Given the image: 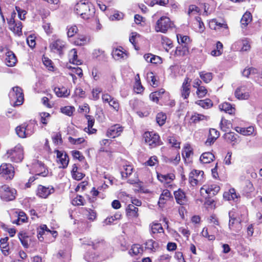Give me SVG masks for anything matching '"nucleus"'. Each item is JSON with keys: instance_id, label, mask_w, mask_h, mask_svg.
I'll list each match as a JSON object with an SVG mask.
<instances>
[{"instance_id": "1", "label": "nucleus", "mask_w": 262, "mask_h": 262, "mask_svg": "<svg viewBox=\"0 0 262 262\" xmlns=\"http://www.w3.org/2000/svg\"><path fill=\"white\" fill-rule=\"evenodd\" d=\"M74 11L83 19H89L94 13V9L91 4L85 1H79L74 6Z\"/></svg>"}, {"instance_id": "2", "label": "nucleus", "mask_w": 262, "mask_h": 262, "mask_svg": "<svg viewBox=\"0 0 262 262\" xmlns=\"http://www.w3.org/2000/svg\"><path fill=\"white\" fill-rule=\"evenodd\" d=\"M11 103L14 106H19L24 102V94L22 89L19 86L13 87L9 94Z\"/></svg>"}, {"instance_id": "3", "label": "nucleus", "mask_w": 262, "mask_h": 262, "mask_svg": "<svg viewBox=\"0 0 262 262\" xmlns=\"http://www.w3.org/2000/svg\"><path fill=\"white\" fill-rule=\"evenodd\" d=\"M6 156L8 158H10L11 161L13 162H20L24 158L23 149L20 144H18L14 148L8 150Z\"/></svg>"}, {"instance_id": "4", "label": "nucleus", "mask_w": 262, "mask_h": 262, "mask_svg": "<svg viewBox=\"0 0 262 262\" xmlns=\"http://www.w3.org/2000/svg\"><path fill=\"white\" fill-rule=\"evenodd\" d=\"M172 23L169 18L166 16H162L156 22L155 29L157 32L165 33L167 30L172 27Z\"/></svg>"}, {"instance_id": "5", "label": "nucleus", "mask_w": 262, "mask_h": 262, "mask_svg": "<svg viewBox=\"0 0 262 262\" xmlns=\"http://www.w3.org/2000/svg\"><path fill=\"white\" fill-rule=\"evenodd\" d=\"M49 48L52 52L57 54L60 56H61L67 48V45L64 41L59 38H57L53 40L50 43Z\"/></svg>"}, {"instance_id": "6", "label": "nucleus", "mask_w": 262, "mask_h": 262, "mask_svg": "<svg viewBox=\"0 0 262 262\" xmlns=\"http://www.w3.org/2000/svg\"><path fill=\"white\" fill-rule=\"evenodd\" d=\"M145 142L150 148H154L161 144L159 136L154 132H147L144 134Z\"/></svg>"}, {"instance_id": "7", "label": "nucleus", "mask_w": 262, "mask_h": 262, "mask_svg": "<svg viewBox=\"0 0 262 262\" xmlns=\"http://www.w3.org/2000/svg\"><path fill=\"white\" fill-rule=\"evenodd\" d=\"M16 193L15 189L11 188L7 185H5L0 187V196L4 201H9L14 200Z\"/></svg>"}, {"instance_id": "8", "label": "nucleus", "mask_w": 262, "mask_h": 262, "mask_svg": "<svg viewBox=\"0 0 262 262\" xmlns=\"http://www.w3.org/2000/svg\"><path fill=\"white\" fill-rule=\"evenodd\" d=\"M0 174L7 180H12L15 174L14 167L9 163H3L0 166Z\"/></svg>"}, {"instance_id": "9", "label": "nucleus", "mask_w": 262, "mask_h": 262, "mask_svg": "<svg viewBox=\"0 0 262 262\" xmlns=\"http://www.w3.org/2000/svg\"><path fill=\"white\" fill-rule=\"evenodd\" d=\"M34 168L35 169V174L34 175V181L37 179V176L46 177L49 174V170L47 166L41 162L37 161L34 163Z\"/></svg>"}, {"instance_id": "10", "label": "nucleus", "mask_w": 262, "mask_h": 262, "mask_svg": "<svg viewBox=\"0 0 262 262\" xmlns=\"http://www.w3.org/2000/svg\"><path fill=\"white\" fill-rule=\"evenodd\" d=\"M229 228L231 231L238 232L241 229L240 222L237 220L236 217L234 216V212L232 211L229 212Z\"/></svg>"}, {"instance_id": "11", "label": "nucleus", "mask_w": 262, "mask_h": 262, "mask_svg": "<svg viewBox=\"0 0 262 262\" xmlns=\"http://www.w3.org/2000/svg\"><path fill=\"white\" fill-rule=\"evenodd\" d=\"M55 152L56 153V157L58 162L61 164L60 168H65L68 166L69 162V159L68 155L64 151H60L56 150Z\"/></svg>"}, {"instance_id": "12", "label": "nucleus", "mask_w": 262, "mask_h": 262, "mask_svg": "<svg viewBox=\"0 0 262 262\" xmlns=\"http://www.w3.org/2000/svg\"><path fill=\"white\" fill-rule=\"evenodd\" d=\"M9 29L15 34L19 35L21 33L22 24L20 21H16L12 15L11 18L8 21Z\"/></svg>"}, {"instance_id": "13", "label": "nucleus", "mask_w": 262, "mask_h": 262, "mask_svg": "<svg viewBox=\"0 0 262 262\" xmlns=\"http://www.w3.org/2000/svg\"><path fill=\"white\" fill-rule=\"evenodd\" d=\"M123 131V127L119 124H115L108 128L106 132V136L111 138H115L119 136Z\"/></svg>"}, {"instance_id": "14", "label": "nucleus", "mask_w": 262, "mask_h": 262, "mask_svg": "<svg viewBox=\"0 0 262 262\" xmlns=\"http://www.w3.org/2000/svg\"><path fill=\"white\" fill-rule=\"evenodd\" d=\"M190 82L191 80L186 77L183 82L181 88V95L184 99H187L190 93Z\"/></svg>"}, {"instance_id": "15", "label": "nucleus", "mask_w": 262, "mask_h": 262, "mask_svg": "<svg viewBox=\"0 0 262 262\" xmlns=\"http://www.w3.org/2000/svg\"><path fill=\"white\" fill-rule=\"evenodd\" d=\"M220 190V187L216 184L205 185L200 190L202 194L204 191L210 196L215 195Z\"/></svg>"}, {"instance_id": "16", "label": "nucleus", "mask_w": 262, "mask_h": 262, "mask_svg": "<svg viewBox=\"0 0 262 262\" xmlns=\"http://www.w3.org/2000/svg\"><path fill=\"white\" fill-rule=\"evenodd\" d=\"M204 172L203 171L192 170L189 174V182L193 186L196 185L201 180Z\"/></svg>"}, {"instance_id": "17", "label": "nucleus", "mask_w": 262, "mask_h": 262, "mask_svg": "<svg viewBox=\"0 0 262 262\" xmlns=\"http://www.w3.org/2000/svg\"><path fill=\"white\" fill-rule=\"evenodd\" d=\"M29 127V125L26 124V123L17 126L15 129L17 135L20 138H23L30 136L31 135V132L30 131Z\"/></svg>"}, {"instance_id": "18", "label": "nucleus", "mask_w": 262, "mask_h": 262, "mask_svg": "<svg viewBox=\"0 0 262 262\" xmlns=\"http://www.w3.org/2000/svg\"><path fill=\"white\" fill-rule=\"evenodd\" d=\"M53 192V188L39 185L36 191V195L41 198H46Z\"/></svg>"}, {"instance_id": "19", "label": "nucleus", "mask_w": 262, "mask_h": 262, "mask_svg": "<svg viewBox=\"0 0 262 262\" xmlns=\"http://www.w3.org/2000/svg\"><path fill=\"white\" fill-rule=\"evenodd\" d=\"M235 97L239 100H247L249 97V93L245 86L238 88L235 92Z\"/></svg>"}, {"instance_id": "20", "label": "nucleus", "mask_w": 262, "mask_h": 262, "mask_svg": "<svg viewBox=\"0 0 262 262\" xmlns=\"http://www.w3.org/2000/svg\"><path fill=\"white\" fill-rule=\"evenodd\" d=\"M91 37L89 35H79L74 40V43L76 46H82L89 43L91 41Z\"/></svg>"}, {"instance_id": "21", "label": "nucleus", "mask_w": 262, "mask_h": 262, "mask_svg": "<svg viewBox=\"0 0 262 262\" xmlns=\"http://www.w3.org/2000/svg\"><path fill=\"white\" fill-rule=\"evenodd\" d=\"M17 61L16 57L14 53L11 51H8L6 53L5 63L8 67H13Z\"/></svg>"}, {"instance_id": "22", "label": "nucleus", "mask_w": 262, "mask_h": 262, "mask_svg": "<svg viewBox=\"0 0 262 262\" xmlns=\"http://www.w3.org/2000/svg\"><path fill=\"white\" fill-rule=\"evenodd\" d=\"M174 195L177 203L180 205H184L186 203L187 200L185 194L181 189L175 191Z\"/></svg>"}, {"instance_id": "23", "label": "nucleus", "mask_w": 262, "mask_h": 262, "mask_svg": "<svg viewBox=\"0 0 262 262\" xmlns=\"http://www.w3.org/2000/svg\"><path fill=\"white\" fill-rule=\"evenodd\" d=\"M88 120V127L84 128V131L89 134H93L96 132L97 130L93 128L95 120L93 117L90 115H86L85 116Z\"/></svg>"}, {"instance_id": "24", "label": "nucleus", "mask_w": 262, "mask_h": 262, "mask_svg": "<svg viewBox=\"0 0 262 262\" xmlns=\"http://www.w3.org/2000/svg\"><path fill=\"white\" fill-rule=\"evenodd\" d=\"M157 178L161 182L169 184L174 179L175 176L173 173L166 174L158 173Z\"/></svg>"}, {"instance_id": "25", "label": "nucleus", "mask_w": 262, "mask_h": 262, "mask_svg": "<svg viewBox=\"0 0 262 262\" xmlns=\"http://www.w3.org/2000/svg\"><path fill=\"white\" fill-rule=\"evenodd\" d=\"M219 108L220 110L224 111L230 115L234 114L235 112V108L228 102H224L220 104Z\"/></svg>"}, {"instance_id": "26", "label": "nucleus", "mask_w": 262, "mask_h": 262, "mask_svg": "<svg viewBox=\"0 0 262 262\" xmlns=\"http://www.w3.org/2000/svg\"><path fill=\"white\" fill-rule=\"evenodd\" d=\"M14 215L15 217H17L16 220L13 221L14 224L20 225L21 223H25L27 220L26 214L23 211H15Z\"/></svg>"}, {"instance_id": "27", "label": "nucleus", "mask_w": 262, "mask_h": 262, "mask_svg": "<svg viewBox=\"0 0 262 262\" xmlns=\"http://www.w3.org/2000/svg\"><path fill=\"white\" fill-rule=\"evenodd\" d=\"M56 95L59 97H67L70 95V92L65 87L61 88L56 87L54 89Z\"/></svg>"}, {"instance_id": "28", "label": "nucleus", "mask_w": 262, "mask_h": 262, "mask_svg": "<svg viewBox=\"0 0 262 262\" xmlns=\"http://www.w3.org/2000/svg\"><path fill=\"white\" fill-rule=\"evenodd\" d=\"M214 156L210 152H206L202 154L200 157V161L205 164L209 163L214 159Z\"/></svg>"}, {"instance_id": "29", "label": "nucleus", "mask_w": 262, "mask_h": 262, "mask_svg": "<svg viewBox=\"0 0 262 262\" xmlns=\"http://www.w3.org/2000/svg\"><path fill=\"white\" fill-rule=\"evenodd\" d=\"M48 231H50V230L48 229L46 225H41L40 227L37 229V237L40 242H42L43 241L44 237H43V235H47L48 234Z\"/></svg>"}, {"instance_id": "30", "label": "nucleus", "mask_w": 262, "mask_h": 262, "mask_svg": "<svg viewBox=\"0 0 262 262\" xmlns=\"http://www.w3.org/2000/svg\"><path fill=\"white\" fill-rule=\"evenodd\" d=\"M171 197L170 191L167 189L164 190L159 198L158 204L160 207H162L163 205L165 203L166 200Z\"/></svg>"}, {"instance_id": "31", "label": "nucleus", "mask_w": 262, "mask_h": 262, "mask_svg": "<svg viewBox=\"0 0 262 262\" xmlns=\"http://www.w3.org/2000/svg\"><path fill=\"white\" fill-rule=\"evenodd\" d=\"M193 28L196 32L199 33H202L204 31L205 26L200 17L195 18V22L193 23Z\"/></svg>"}, {"instance_id": "32", "label": "nucleus", "mask_w": 262, "mask_h": 262, "mask_svg": "<svg viewBox=\"0 0 262 262\" xmlns=\"http://www.w3.org/2000/svg\"><path fill=\"white\" fill-rule=\"evenodd\" d=\"M113 58L115 60H120L127 57V54L119 49H114L112 53Z\"/></svg>"}, {"instance_id": "33", "label": "nucleus", "mask_w": 262, "mask_h": 262, "mask_svg": "<svg viewBox=\"0 0 262 262\" xmlns=\"http://www.w3.org/2000/svg\"><path fill=\"white\" fill-rule=\"evenodd\" d=\"M165 91L163 89H161L159 91L151 93L150 94L149 97L151 101L158 103L159 98H161L162 95L165 93Z\"/></svg>"}, {"instance_id": "34", "label": "nucleus", "mask_w": 262, "mask_h": 262, "mask_svg": "<svg viewBox=\"0 0 262 262\" xmlns=\"http://www.w3.org/2000/svg\"><path fill=\"white\" fill-rule=\"evenodd\" d=\"M77 53L75 49H72L69 53L70 61L76 65L81 64L82 62L77 59Z\"/></svg>"}, {"instance_id": "35", "label": "nucleus", "mask_w": 262, "mask_h": 262, "mask_svg": "<svg viewBox=\"0 0 262 262\" xmlns=\"http://www.w3.org/2000/svg\"><path fill=\"white\" fill-rule=\"evenodd\" d=\"M224 198L228 201H235L237 199V195L234 189H230L229 191L225 192L223 194Z\"/></svg>"}, {"instance_id": "36", "label": "nucleus", "mask_w": 262, "mask_h": 262, "mask_svg": "<svg viewBox=\"0 0 262 262\" xmlns=\"http://www.w3.org/2000/svg\"><path fill=\"white\" fill-rule=\"evenodd\" d=\"M138 211V208L132 204L128 205L126 209L127 215L131 217H137Z\"/></svg>"}, {"instance_id": "37", "label": "nucleus", "mask_w": 262, "mask_h": 262, "mask_svg": "<svg viewBox=\"0 0 262 262\" xmlns=\"http://www.w3.org/2000/svg\"><path fill=\"white\" fill-rule=\"evenodd\" d=\"M121 175L123 178H127L133 172V167L131 165L125 164L123 166Z\"/></svg>"}, {"instance_id": "38", "label": "nucleus", "mask_w": 262, "mask_h": 262, "mask_svg": "<svg viewBox=\"0 0 262 262\" xmlns=\"http://www.w3.org/2000/svg\"><path fill=\"white\" fill-rule=\"evenodd\" d=\"M220 128L225 132H227L232 127V124L230 121L222 118L220 122Z\"/></svg>"}, {"instance_id": "39", "label": "nucleus", "mask_w": 262, "mask_h": 262, "mask_svg": "<svg viewBox=\"0 0 262 262\" xmlns=\"http://www.w3.org/2000/svg\"><path fill=\"white\" fill-rule=\"evenodd\" d=\"M252 20V15L250 12H246L243 16L241 23L242 27H245Z\"/></svg>"}, {"instance_id": "40", "label": "nucleus", "mask_w": 262, "mask_h": 262, "mask_svg": "<svg viewBox=\"0 0 262 262\" xmlns=\"http://www.w3.org/2000/svg\"><path fill=\"white\" fill-rule=\"evenodd\" d=\"M196 103L204 108H209L213 105L212 101L209 99L198 100Z\"/></svg>"}, {"instance_id": "41", "label": "nucleus", "mask_w": 262, "mask_h": 262, "mask_svg": "<svg viewBox=\"0 0 262 262\" xmlns=\"http://www.w3.org/2000/svg\"><path fill=\"white\" fill-rule=\"evenodd\" d=\"M236 131L243 135L249 136L253 134L254 128L253 126H249L247 128L238 127Z\"/></svg>"}, {"instance_id": "42", "label": "nucleus", "mask_w": 262, "mask_h": 262, "mask_svg": "<svg viewBox=\"0 0 262 262\" xmlns=\"http://www.w3.org/2000/svg\"><path fill=\"white\" fill-rule=\"evenodd\" d=\"M146 78L148 82L153 87H156L158 85V82L152 72H148L147 73Z\"/></svg>"}, {"instance_id": "43", "label": "nucleus", "mask_w": 262, "mask_h": 262, "mask_svg": "<svg viewBox=\"0 0 262 262\" xmlns=\"http://www.w3.org/2000/svg\"><path fill=\"white\" fill-rule=\"evenodd\" d=\"M200 78L205 82L209 83L212 79V74L210 72H200Z\"/></svg>"}, {"instance_id": "44", "label": "nucleus", "mask_w": 262, "mask_h": 262, "mask_svg": "<svg viewBox=\"0 0 262 262\" xmlns=\"http://www.w3.org/2000/svg\"><path fill=\"white\" fill-rule=\"evenodd\" d=\"M166 119H167L166 115L163 112L159 113L157 115L156 121H157V123L160 126H162L163 125H164L165 124Z\"/></svg>"}, {"instance_id": "45", "label": "nucleus", "mask_w": 262, "mask_h": 262, "mask_svg": "<svg viewBox=\"0 0 262 262\" xmlns=\"http://www.w3.org/2000/svg\"><path fill=\"white\" fill-rule=\"evenodd\" d=\"M207 117L203 115L194 113L190 118L192 122L196 123L200 121L207 120Z\"/></svg>"}, {"instance_id": "46", "label": "nucleus", "mask_w": 262, "mask_h": 262, "mask_svg": "<svg viewBox=\"0 0 262 262\" xmlns=\"http://www.w3.org/2000/svg\"><path fill=\"white\" fill-rule=\"evenodd\" d=\"M188 52V49L185 46H179L177 47L174 54L176 56H184Z\"/></svg>"}, {"instance_id": "47", "label": "nucleus", "mask_w": 262, "mask_h": 262, "mask_svg": "<svg viewBox=\"0 0 262 262\" xmlns=\"http://www.w3.org/2000/svg\"><path fill=\"white\" fill-rule=\"evenodd\" d=\"M143 251L142 249L139 245L135 244L133 245L132 248L129 251V253L131 255H137L139 253H142Z\"/></svg>"}, {"instance_id": "48", "label": "nucleus", "mask_w": 262, "mask_h": 262, "mask_svg": "<svg viewBox=\"0 0 262 262\" xmlns=\"http://www.w3.org/2000/svg\"><path fill=\"white\" fill-rule=\"evenodd\" d=\"M151 232L154 234L162 233L164 232V229L161 224L153 223L151 225Z\"/></svg>"}, {"instance_id": "49", "label": "nucleus", "mask_w": 262, "mask_h": 262, "mask_svg": "<svg viewBox=\"0 0 262 262\" xmlns=\"http://www.w3.org/2000/svg\"><path fill=\"white\" fill-rule=\"evenodd\" d=\"M42 62L45 66L50 71H53L54 67L52 61L48 57H43L42 58Z\"/></svg>"}, {"instance_id": "50", "label": "nucleus", "mask_w": 262, "mask_h": 262, "mask_svg": "<svg viewBox=\"0 0 262 262\" xmlns=\"http://www.w3.org/2000/svg\"><path fill=\"white\" fill-rule=\"evenodd\" d=\"M68 37H73L78 32V28L75 25L69 26L67 28Z\"/></svg>"}, {"instance_id": "51", "label": "nucleus", "mask_w": 262, "mask_h": 262, "mask_svg": "<svg viewBox=\"0 0 262 262\" xmlns=\"http://www.w3.org/2000/svg\"><path fill=\"white\" fill-rule=\"evenodd\" d=\"M74 110L75 108L70 106H64L60 108V111L62 113L69 116L72 115Z\"/></svg>"}, {"instance_id": "52", "label": "nucleus", "mask_w": 262, "mask_h": 262, "mask_svg": "<svg viewBox=\"0 0 262 262\" xmlns=\"http://www.w3.org/2000/svg\"><path fill=\"white\" fill-rule=\"evenodd\" d=\"M102 92V90L100 88H96L92 91L91 99L93 100H97L99 98V94Z\"/></svg>"}, {"instance_id": "53", "label": "nucleus", "mask_w": 262, "mask_h": 262, "mask_svg": "<svg viewBox=\"0 0 262 262\" xmlns=\"http://www.w3.org/2000/svg\"><path fill=\"white\" fill-rule=\"evenodd\" d=\"M168 143L171 146L176 148H180V142L178 141L174 137H169L168 138Z\"/></svg>"}, {"instance_id": "54", "label": "nucleus", "mask_w": 262, "mask_h": 262, "mask_svg": "<svg viewBox=\"0 0 262 262\" xmlns=\"http://www.w3.org/2000/svg\"><path fill=\"white\" fill-rule=\"evenodd\" d=\"M84 199L81 195L77 196L72 201V204L74 206L83 205Z\"/></svg>"}, {"instance_id": "55", "label": "nucleus", "mask_w": 262, "mask_h": 262, "mask_svg": "<svg viewBox=\"0 0 262 262\" xmlns=\"http://www.w3.org/2000/svg\"><path fill=\"white\" fill-rule=\"evenodd\" d=\"M39 116L41 122L43 124L46 125L48 123V120L50 117V114L46 112H42L39 113Z\"/></svg>"}, {"instance_id": "56", "label": "nucleus", "mask_w": 262, "mask_h": 262, "mask_svg": "<svg viewBox=\"0 0 262 262\" xmlns=\"http://www.w3.org/2000/svg\"><path fill=\"white\" fill-rule=\"evenodd\" d=\"M68 140L69 142L73 145H78L83 143L85 141V139L83 137L75 139L72 137H69L68 138Z\"/></svg>"}, {"instance_id": "57", "label": "nucleus", "mask_w": 262, "mask_h": 262, "mask_svg": "<svg viewBox=\"0 0 262 262\" xmlns=\"http://www.w3.org/2000/svg\"><path fill=\"white\" fill-rule=\"evenodd\" d=\"M124 17V14L120 12L116 11L114 13L111 15L110 17V19L111 20H119L123 19Z\"/></svg>"}, {"instance_id": "58", "label": "nucleus", "mask_w": 262, "mask_h": 262, "mask_svg": "<svg viewBox=\"0 0 262 262\" xmlns=\"http://www.w3.org/2000/svg\"><path fill=\"white\" fill-rule=\"evenodd\" d=\"M191 154H192V150L191 147L189 145H186L182 152L183 156L184 157L189 158Z\"/></svg>"}, {"instance_id": "59", "label": "nucleus", "mask_w": 262, "mask_h": 262, "mask_svg": "<svg viewBox=\"0 0 262 262\" xmlns=\"http://www.w3.org/2000/svg\"><path fill=\"white\" fill-rule=\"evenodd\" d=\"M37 11L42 19L47 18L48 16H49L50 13L49 9L45 8H41L38 9Z\"/></svg>"}, {"instance_id": "60", "label": "nucleus", "mask_w": 262, "mask_h": 262, "mask_svg": "<svg viewBox=\"0 0 262 262\" xmlns=\"http://www.w3.org/2000/svg\"><path fill=\"white\" fill-rule=\"evenodd\" d=\"M201 234L203 236L207 238L209 241H213L215 239V236L213 234H209L208 229L206 227L203 228Z\"/></svg>"}, {"instance_id": "61", "label": "nucleus", "mask_w": 262, "mask_h": 262, "mask_svg": "<svg viewBox=\"0 0 262 262\" xmlns=\"http://www.w3.org/2000/svg\"><path fill=\"white\" fill-rule=\"evenodd\" d=\"M207 93V90L205 86H199L197 89L196 94L199 97H204Z\"/></svg>"}, {"instance_id": "62", "label": "nucleus", "mask_w": 262, "mask_h": 262, "mask_svg": "<svg viewBox=\"0 0 262 262\" xmlns=\"http://www.w3.org/2000/svg\"><path fill=\"white\" fill-rule=\"evenodd\" d=\"M52 140L54 143L56 145L60 144L62 142L61 135L59 133L55 134L52 137Z\"/></svg>"}, {"instance_id": "63", "label": "nucleus", "mask_w": 262, "mask_h": 262, "mask_svg": "<svg viewBox=\"0 0 262 262\" xmlns=\"http://www.w3.org/2000/svg\"><path fill=\"white\" fill-rule=\"evenodd\" d=\"M145 248L150 250H153L157 247V244L152 239L148 240L145 244Z\"/></svg>"}, {"instance_id": "64", "label": "nucleus", "mask_w": 262, "mask_h": 262, "mask_svg": "<svg viewBox=\"0 0 262 262\" xmlns=\"http://www.w3.org/2000/svg\"><path fill=\"white\" fill-rule=\"evenodd\" d=\"M257 72V70L255 68H250L245 69L243 72V76L248 77L251 74H254Z\"/></svg>"}]
</instances>
